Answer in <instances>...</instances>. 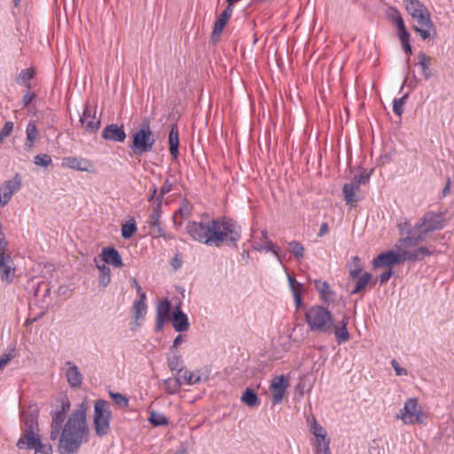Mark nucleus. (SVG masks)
Wrapping results in <instances>:
<instances>
[{
    "label": "nucleus",
    "mask_w": 454,
    "mask_h": 454,
    "mask_svg": "<svg viewBox=\"0 0 454 454\" xmlns=\"http://www.w3.org/2000/svg\"><path fill=\"white\" fill-rule=\"evenodd\" d=\"M93 426L97 435L102 437L110 431L112 411L110 403L104 399H98L94 403Z\"/></svg>",
    "instance_id": "423d86ee"
},
{
    "label": "nucleus",
    "mask_w": 454,
    "mask_h": 454,
    "mask_svg": "<svg viewBox=\"0 0 454 454\" xmlns=\"http://www.w3.org/2000/svg\"><path fill=\"white\" fill-rule=\"evenodd\" d=\"M87 404L82 403L73 411L66 423V414L59 410L51 412L50 439L59 438V454H76L82 444L88 441L89 427L86 420Z\"/></svg>",
    "instance_id": "f257e3e1"
},
{
    "label": "nucleus",
    "mask_w": 454,
    "mask_h": 454,
    "mask_svg": "<svg viewBox=\"0 0 454 454\" xmlns=\"http://www.w3.org/2000/svg\"><path fill=\"white\" fill-rule=\"evenodd\" d=\"M148 419L150 423L154 427L166 426L168 424V418L164 414L155 411H152L150 412V417Z\"/></svg>",
    "instance_id": "c9c22d12"
},
{
    "label": "nucleus",
    "mask_w": 454,
    "mask_h": 454,
    "mask_svg": "<svg viewBox=\"0 0 454 454\" xmlns=\"http://www.w3.org/2000/svg\"><path fill=\"white\" fill-rule=\"evenodd\" d=\"M349 270V277L352 279H356L361 274L363 270L361 260L358 256H353L351 261L348 264Z\"/></svg>",
    "instance_id": "2f4dec72"
},
{
    "label": "nucleus",
    "mask_w": 454,
    "mask_h": 454,
    "mask_svg": "<svg viewBox=\"0 0 454 454\" xmlns=\"http://www.w3.org/2000/svg\"><path fill=\"white\" fill-rule=\"evenodd\" d=\"M137 227L134 219L122 224L121 226V237L125 239H130L137 231Z\"/></svg>",
    "instance_id": "58836bf2"
},
{
    "label": "nucleus",
    "mask_w": 454,
    "mask_h": 454,
    "mask_svg": "<svg viewBox=\"0 0 454 454\" xmlns=\"http://www.w3.org/2000/svg\"><path fill=\"white\" fill-rule=\"evenodd\" d=\"M392 366L396 373V375L403 376L407 375V370L399 366L398 363L394 359L391 362Z\"/></svg>",
    "instance_id": "e2e57ef3"
},
{
    "label": "nucleus",
    "mask_w": 454,
    "mask_h": 454,
    "mask_svg": "<svg viewBox=\"0 0 454 454\" xmlns=\"http://www.w3.org/2000/svg\"><path fill=\"white\" fill-rule=\"evenodd\" d=\"M27 141L25 146L31 148L34 145V142L37 137L38 131L36 126L34 123H28L26 129Z\"/></svg>",
    "instance_id": "4c0bfd02"
},
{
    "label": "nucleus",
    "mask_w": 454,
    "mask_h": 454,
    "mask_svg": "<svg viewBox=\"0 0 454 454\" xmlns=\"http://www.w3.org/2000/svg\"><path fill=\"white\" fill-rule=\"evenodd\" d=\"M172 186L173 184L168 179L164 181V184L160 188V195L157 197L160 198V202L162 201L163 196L171 191Z\"/></svg>",
    "instance_id": "864d4df0"
},
{
    "label": "nucleus",
    "mask_w": 454,
    "mask_h": 454,
    "mask_svg": "<svg viewBox=\"0 0 454 454\" xmlns=\"http://www.w3.org/2000/svg\"><path fill=\"white\" fill-rule=\"evenodd\" d=\"M288 249L291 254L297 259H301L304 256V247L303 246L295 240H293L288 243Z\"/></svg>",
    "instance_id": "ea45409f"
},
{
    "label": "nucleus",
    "mask_w": 454,
    "mask_h": 454,
    "mask_svg": "<svg viewBox=\"0 0 454 454\" xmlns=\"http://www.w3.org/2000/svg\"><path fill=\"white\" fill-rule=\"evenodd\" d=\"M134 309H135V317H136V319H139L143 317V311H145V309H146V304H145V302H143L142 301H136L134 303Z\"/></svg>",
    "instance_id": "8fccbe9b"
},
{
    "label": "nucleus",
    "mask_w": 454,
    "mask_h": 454,
    "mask_svg": "<svg viewBox=\"0 0 454 454\" xmlns=\"http://www.w3.org/2000/svg\"><path fill=\"white\" fill-rule=\"evenodd\" d=\"M182 360L181 356L177 354V352H174L173 356L168 358V365L171 371H177V374L179 373V370H184L181 367Z\"/></svg>",
    "instance_id": "a19ab883"
},
{
    "label": "nucleus",
    "mask_w": 454,
    "mask_h": 454,
    "mask_svg": "<svg viewBox=\"0 0 454 454\" xmlns=\"http://www.w3.org/2000/svg\"><path fill=\"white\" fill-rule=\"evenodd\" d=\"M103 261L114 266V268H121L123 266L122 259L117 249L114 247H106L102 251Z\"/></svg>",
    "instance_id": "b1692460"
},
{
    "label": "nucleus",
    "mask_w": 454,
    "mask_h": 454,
    "mask_svg": "<svg viewBox=\"0 0 454 454\" xmlns=\"http://www.w3.org/2000/svg\"><path fill=\"white\" fill-rule=\"evenodd\" d=\"M349 317L344 315L341 320L338 321L337 324L333 323V333H334L336 341L338 344L348 341L350 339V334L348 332L347 325L348 324Z\"/></svg>",
    "instance_id": "6ab92c4d"
},
{
    "label": "nucleus",
    "mask_w": 454,
    "mask_h": 454,
    "mask_svg": "<svg viewBox=\"0 0 454 454\" xmlns=\"http://www.w3.org/2000/svg\"><path fill=\"white\" fill-rule=\"evenodd\" d=\"M406 11L421 27L432 28L434 24L427 7L419 0H403Z\"/></svg>",
    "instance_id": "6e6552de"
},
{
    "label": "nucleus",
    "mask_w": 454,
    "mask_h": 454,
    "mask_svg": "<svg viewBox=\"0 0 454 454\" xmlns=\"http://www.w3.org/2000/svg\"><path fill=\"white\" fill-rule=\"evenodd\" d=\"M430 231L425 227L418 228V223L407 230V236L401 239L399 242L404 247H411L419 245L427 239V236Z\"/></svg>",
    "instance_id": "1a4fd4ad"
},
{
    "label": "nucleus",
    "mask_w": 454,
    "mask_h": 454,
    "mask_svg": "<svg viewBox=\"0 0 454 454\" xmlns=\"http://www.w3.org/2000/svg\"><path fill=\"white\" fill-rule=\"evenodd\" d=\"M35 71L31 68L23 69L17 78V82L23 83L26 87L30 84L29 81L34 77Z\"/></svg>",
    "instance_id": "37998d69"
},
{
    "label": "nucleus",
    "mask_w": 454,
    "mask_h": 454,
    "mask_svg": "<svg viewBox=\"0 0 454 454\" xmlns=\"http://www.w3.org/2000/svg\"><path fill=\"white\" fill-rule=\"evenodd\" d=\"M102 137L107 141L113 142H124L126 138V133L123 126H118L117 124H108L102 131Z\"/></svg>",
    "instance_id": "2eb2a0df"
},
{
    "label": "nucleus",
    "mask_w": 454,
    "mask_h": 454,
    "mask_svg": "<svg viewBox=\"0 0 454 454\" xmlns=\"http://www.w3.org/2000/svg\"><path fill=\"white\" fill-rule=\"evenodd\" d=\"M407 95L403 96L399 98H395L393 101V112L395 114L401 116L403 113V105L407 99Z\"/></svg>",
    "instance_id": "a18cd8bd"
},
{
    "label": "nucleus",
    "mask_w": 454,
    "mask_h": 454,
    "mask_svg": "<svg viewBox=\"0 0 454 454\" xmlns=\"http://www.w3.org/2000/svg\"><path fill=\"white\" fill-rule=\"evenodd\" d=\"M66 365L67 366L66 377L68 384L72 387H79L82 383V374L79 371L78 367L72 362H66Z\"/></svg>",
    "instance_id": "4be33fe9"
},
{
    "label": "nucleus",
    "mask_w": 454,
    "mask_h": 454,
    "mask_svg": "<svg viewBox=\"0 0 454 454\" xmlns=\"http://www.w3.org/2000/svg\"><path fill=\"white\" fill-rule=\"evenodd\" d=\"M412 252H413V262L421 261L426 256H429V255L433 254V253H434L433 250H430L427 247H419Z\"/></svg>",
    "instance_id": "c03bdc74"
},
{
    "label": "nucleus",
    "mask_w": 454,
    "mask_h": 454,
    "mask_svg": "<svg viewBox=\"0 0 454 454\" xmlns=\"http://www.w3.org/2000/svg\"><path fill=\"white\" fill-rule=\"evenodd\" d=\"M305 321L314 333L332 334L333 330V314L323 306H312L305 313Z\"/></svg>",
    "instance_id": "7ed1b4c3"
},
{
    "label": "nucleus",
    "mask_w": 454,
    "mask_h": 454,
    "mask_svg": "<svg viewBox=\"0 0 454 454\" xmlns=\"http://www.w3.org/2000/svg\"><path fill=\"white\" fill-rule=\"evenodd\" d=\"M155 142L156 139L150 128V121L145 119L133 135L129 148L135 155L142 156L144 153L153 151Z\"/></svg>",
    "instance_id": "20e7f679"
},
{
    "label": "nucleus",
    "mask_w": 454,
    "mask_h": 454,
    "mask_svg": "<svg viewBox=\"0 0 454 454\" xmlns=\"http://www.w3.org/2000/svg\"><path fill=\"white\" fill-rule=\"evenodd\" d=\"M398 257L400 259V263L405 261L413 262V252L408 250H403L400 253H397Z\"/></svg>",
    "instance_id": "6e6d98bb"
},
{
    "label": "nucleus",
    "mask_w": 454,
    "mask_h": 454,
    "mask_svg": "<svg viewBox=\"0 0 454 454\" xmlns=\"http://www.w3.org/2000/svg\"><path fill=\"white\" fill-rule=\"evenodd\" d=\"M16 356L17 351L15 348H12L8 353L2 355V368L5 366Z\"/></svg>",
    "instance_id": "5fc2aeb1"
},
{
    "label": "nucleus",
    "mask_w": 454,
    "mask_h": 454,
    "mask_svg": "<svg viewBox=\"0 0 454 454\" xmlns=\"http://www.w3.org/2000/svg\"><path fill=\"white\" fill-rule=\"evenodd\" d=\"M34 450L35 454H52V447L49 443H43L40 436L30 437L28 442H25V448Z\"/></svg>",
    "instance_id": "5701e85b"
},
{
    "label": "nucleus",
    "mask_w": 454,
    "mask_h": 454,
    "mask_svg": "<svg viewBox=\"0 0 454 454\" xmlns=\"http://www.w3.org/2000/svg\"><path fill=\"white\" fill-rule=\"evenodd\" d=\"M392 20L396 27L404 23L400 12L396 9L394 10V13L392 14Z\"/></svg>",
    "instance_id": "0e129e2a"
},
{
    "label": "nucleus",
    "mask_w": 454,
    "mask_h": 454,
    "mask_svg": "<svg viewBox=\"0 0 454 454\" xmlns=\"http://www.w3.org/2000/svg\"><path fill=\"white\" fill-rule=\"evenodd\" d=\"M182 381L183 384L186 383L188 385L198 384L202 381V378L200 375H198L194 372H192L187 370H182Z\"/></svg>",
    "instance_id": "e433bc0d"
},
{
    "label": "nucleus",
    "mask_w": 454,
    "mask_h": 454,
    "mask_svg": "<svg viewBox=\"0 0 454 454\" xmlns=\"http://www.w3.org/2000/svg\"><path fill=\"white\" fill-rule=\"evenodd\" d=\"M164 383L166 385V390L168 394L176 393L183 385L182 370H179L178 376H176L174 380L168 378L164 380Z\"/></svg>",
    "instance_id": "c756f323"
},
{
    "label": "nucleus",
    "mask_w": 454,
    "mask_h": 454,
    "mask_svg": "<svg viewBox=\"0 0 454 454\" xmlns=\"http://www.w3.org/2000/svg\"><path fill=\"white\" fill-rule=\"evenodd\" d=\"M372 276L369 272H364L362 275H359L358 278H356V286L351 291V294H355L364 290L367 285L372 281Z\"/></svg>",
    "instance_id": "7c9ffc66"
},
{
    "label": "nucleus",
    "mask_w": 454,
    "mask_h": 454,
    "mask_svg": "<svg viewBox=\"0 0 454 454\" xmlns=\"http://www.w3.org/2000/svg\"><path fill=\"white\" fill-rule=\"evenodd\" d=\"M169 153L174 159L178 157L179 133L176 124H172L168 134Z\"/></svg>",
    "instance_id": "a878e982"
},
{
    "label": "nucleus",
    "mask_w": 454,
    "mask_h": 454,
    "mask_svg": "<svg viewBox=\"0 0 454 454\" xmlns=\"http://www.w3.org/2000/svg\"><path fill=\"white\" fill-rule=\"evenodd\" d=\"M6 243L4 242V239L2 238V282L10 285L13 282L16 277V265L9 254L4 253V247Z\"/></svg>",
    "instance_id": "9d476101"
},
{
    "label": "nucleus",
    "mask_w": 454,
    "mask_h": 454,
    "mask_svg": "<svg viewBox=\"0 0 454 454\" xmlns=\"http://www.w3.org/2000/svg\"><path fill=\"white\" fill-rule=\"evenodd\" d=\"M288 379L284 375L276 376L270 383L271 402L277 404L282 402L288 387Z\"/></svg>",
    "instance_id": "9b49d317"
},
{
    "label": "nucleus",
    "mask_w": 454,
    "mask_h": 454,
    "mask_svg": "<svg viewBox=\"0 0 454 454\" xmlns=\"http://www.w3.org/2000/svg\"><path fill=\"white\" fill-rule=\"evenodd\" d=\"M63 165L72 169L88 172L91 162L86 159L66 157L63 159Z\"/></svg>",
    "instance_id": "393cba45"
},
{
    "label": "nucleus",
    "mask_w": 454,
    "mask_h": 454,
    "mask_svg": "<svg viewBox=\"0 0 454 454\" xmlns=\"http://www.w3.org/2000/svg\"><path fill=\"white\" fill-rule=\"evenodd\" d=\"M13 126H14V124L11 121H8L4 123V127L2 128V139L4 137H7L11 134V132L13 129Z\"/></svg>",
    "instance_id": "13d9d810"
},
{
    "label": "nucleus",
    "mask_w": 454,
    "mask_h": 454,
    "mask_svg": "<svg viewBox=\"0 0 454 454\" xmlns=\"http://www.w3.org/2000/svg\"><path fill=\"white\" fill-rule=\"evenodd\" d=\"M38 415L39 411L36 405H30L27 411H20V419L22 422V434L18 440L16 446L22 450L25 448V442H28L30 437H39L38 431Z\"/></svg>",
    "instance_id": "39448f33"
},
{
    "label": "nucleus",
    "mask_w": 454,
    "mask_h": 454,
    "mask_svg": "<svg viewBox=\"0 0 454 454\" xmlns=\"http://www.w3.org/2000/svg\"><path fill=\"white\" fill-rule=\"evenodd\" d=\"M395 274V271L391 269L382 272L379 278H380V284H385L388 281V279Z\"/></svg>",
    "instance_id": "680f3d73"
},
{
    "label": "nucleus",
    "mask_w": 454,
    "mask_h": 454,
    "mask_svg": "<svg viewBox=\"0 0 454 454\" xmlns=\"http://www.w3.org/2000/svg\"><path fill=\"white\" fill-rule=\"evenodd\" d=\"M241 401L249 407L259 405L257 394L251 388H247L241 396Z\"/></svg>",
    "instance_id": "72a5a7b5"
},
{
    "label": "nucleus",
    "mask_w": 454,
    "mask_h": 454,
    "mask_svg": "<svg viewBox=\"0 0 454 454\" xmlns=\"http://www.w3.org/2000/svg\"><path fill=\"white\" fill-rule=\"evenodd\" d=\"M153 232L155 233L154 236L157 237V238H160L161 236L164 235V230L160 227V223L158 224V226H152L150 227Z\"/></svg>",
    "instance_id": "774afa93"
},
{
    "label": "nucleus",
    "mask_w": 454,
    "mask_h": 454,
    "mask_svg": "<svg viewBox=\"0 0 454 454\" xmlns=\"http://www.w3.org/2000/svg\"><path fill=\"white\" fill-rule=\"evenodd\" d=\"M310 431L317 438L315 442H330V439L327 438V433L325 429L317 423L315 418H313L310 424Z\"/></svg>",
    "instance_id": "cd10ccee"
},
{
    "label": "nucleus",
    "mask_w": 454,
    "mask_h": 454,
    "mask_svg": "<svg viewBox=\"0 0 454 454\" xmlns=\"http://www.w3.org/2000/svg\"><path fill=\"white\" fill-rule=\"evenodd\" d=\"M425 227L429 231L442 230L444 227V219L442 215L427 212L424 215L418 228Z\"/></svg>",
    "instance_id": "4468645a"
},
{
    "label": "nucleus",
    "mask_w": 454,
    "mask_h": 454,
    "mask_svg": "<svg viewBox=\"0 0 454 454\" xmlns=\"http://www.w3.org/2000/svg\"><path fill=\"white\" fill-rule=\"evenodd\" d=\"M315 288L320 294L321 299L324 301H333V293L331 291L330 286L326 281L320 279L315 280Z\"/></svg>",
    "instance_id": "bb28decb"
},
{
    "label": "nucleus",
    "mask_w": 454,
    "mask_h": 454,
    "mask_svg": "<svg viewBox=\"0 0 454 454\" xmlns=\"http://www.w3.org/2000/svg\"><path fill=\"white\" fill-rule=\"evenodd\" d=\"M172 325L175 331L182 333L189 329L190 324L187 316L183 312L180 305L176 306L171 317Z\"/></svg>",
    "instance_id": "aec40b11"
},
{
    "label": "nucleus",
    "mask_w": 454,
    "mask_h": 454,
    "mask_svg": "<svg viewBox=\"0 0 454 454\" xmlns=\"http://www.w3.org/2000/svg\"><path fill=\"white\" fill-rule=\"evenodd\" d=\"M359 192L360 189L357 188V184H352L351 182L344 184L342 192L346 203L350 207H355L356 204L362 200Z\"/></svg>",
    "instance_id": "412c9836"
},
{
    "label": "nucleus",
    "mask_w": 454,
    "mask_h": 454,
    "mask_svg": "<svg viewBox=\"0 0 454 454\" xmlns=\"http://www.w3.org/2000/svg\"><path fill=\"white\" fill-rule=\"evenodd\" d=\"M171 313V302L168 299L159 301L156 307L155 332H160L167 321H168Z\"/></svg>",
    "instance_id": "f8f14e48"
},
{
    "label": "nucleus",
    "mask_w": 454,
    "mask_h": 454,
    "mask_svg": "<svg viewBox=\"0 0 454 454\" xmlns=\"http://www.w3.org/2000/svg\"><path fill=\"white\" fill-rule=\"evenodd\" d=\"M156 200H157V204L153 207V212L151 213V215L149 216V221H148L149 227L158 226V224L160 223V215H161V202L160 200V198H156Z\"/></svg>",
    "instance_id": "f704fd0d"
},
{
    "label": "nucleus",
    "mask_w": 454,
    "mask_h": 454,
    "mask_svg": "<svg viewBox=\"0 0 454 454\" xmlns=\"http://www.w3.org/2000/svg\"><path fill=\"white\" fill-rule=\"evenodd\" d=\"M329 445L330 442H315L313 444L314 454H331Z\"/></svg>",
    "instance_id": "de8ad7c7"
},
{
    "label": "nucleus",
    "mask_w": 454,
    "mask_h": 454,
    "mask_svg": "<svg viewBox=\"0 0 454 454\" xmlns=\"http://www.w3.org/2000/svg\"><path fill=\"white\" fill-rule=\"evenodd\" d=\"M396 419H402L404 424H422L427 419V415L419 409L416 398H409L404 403L403 408L396 414Z\"/></svg>",
    "instance_id": "0eeeda50"
},
{
    "label": "nucleus",
    "mask_w": 454,
    "mask_h": 454,
    "mask_svg": "<svg viewBox=\"0 0 454 454\" xmlns=\"http://www.w3.org/2000/svg\"><path fill=\"white\" fill-rule=\"evenodd\" d=\"M21 188V177L16 174L11 180L4 182V192L2 195V207L5 206L12 199L13 193L19 192Z\"/></svg>",
    "instance_id": "f3484780"
},
{
    "label": "nucleus",
    "mask_w": 454,
    "mask_h": 454,
    "mask_svg": "<svg viewBox=\"0 0 454 454\" xmlns=\"http://www.w3.org/2000/svg\"><path fill=\"white\" fill-rule=\"evenodd\" d=\"M418 65L420 67L422 70L424 78L426 80H429L433 75L432 70L430 68L431 58L427 56L424 52H419Z\"/></svg>",
    "instance_id": "c85d7f7f"
},
{
    "label": "nucleus",
    "mask_w": 454,
    "mask_h": 454,
    "mask_svg": "<svg viewBox=\"0 0 454 454\" xmlns=\"http://www.w3.org/2000/svg\"><path fill=\"white\" fill-rule=\"evenodd\" d=\"M412 29L415 32L419 33L423 40H426V39H427L430 36V32H429L430 28H428V27L420 28V27H419L417 26H413Z\"/></svg>",
    "instance_id": "052dcab7"
},
{
    "label": "nucleus",
    "mask_w": 454,
    "mask_h": 454,
    "mask_svg": "<svg viewBox=\"0 0 454 454\" xmlns=\"http://www.w3.org/2000/svg\"><path fill=\"white\" fill-rule=\"evenodd\" d=\"M392 20L396 27L404 23L400 12L396 9L394 10V13L392 14Z\"/></svg>",
    "instance_id": "69168bd1"
},
{
    "label": "nucleus",
    "mask_w": 454,
    "mask_h": 454,
    "mask_svg": "<svg viewBox=\"0 0 454 454\" xmlns=\"http://www.w3.org/2000/svg\"><path fill=\"white\" fill-rule=\"evenodd\" d=\"M186 231L193 240L215 247L236 246L241 238V226L226 217L189 222Z\"/></svg>",
    "instance_id": "f03ea898"
},
{
    "label": "nucleus",
    "mask_w": 454,
    "mask_h": 454,
    "mask_svg": "<svg viewBox=\"0 0 454 454\" xmlns=\"http://www.w3.org/2000/svg\"><path fill=\"white\" fill-rule=\"evenodd\" d=\"M183 340H184L183 336L177 335L173 341V345L170 348V350L172 352H174V351L176 352V348H177L178 345H180L183 342Z\"/></svg>",
    "instance_id": "338daca9"
},
{
    "label": "nucleus",
    "mask_w": 454,
    "mask_h": 454,
    "mask_svg": "<svg viewBox=\"0 0 454 454\" xmlns=\"http://www.w3.org/2000/svg\"><path fill=\"white\" fill-rule=\"evenodd\" d=\"M82 127L90 133L96 132L100 127V120L96 118V108L86 106L80 119Z\"/></svg>",
    "instance_id": "ddd939ff"
},
{
    "label": "nucleus",
    "mask_w": 454,
    "mask_h": 454,
    "mask_svg": "<svg viewBox=\"0 0 454 454\" xmlns=\"http://www.w3.org/2000/svg\"><path fill=\"white\" fill-rule=\"evenodd\" d=\"M232 5L228 4V6L222 12L220 18L215 20L211 35L212 41L216 42L218 40L221 33L223 32L225 25L232 14Z\"/></svg>",
    "instance_id": "a211bd4d"
},
{
    "label": "nucleus",
    "mask_w": 454,
    "mask_h": 454,
    "mask_svg": "<svg viewBox=\"0 0 454 454\" xmlns=\"http://www.w3.org/2000/svg\"><path fill=\"white\" fill-rule=\"evenodd\" d=\"M109 395L114 403L120 408H127L129 406V399L122 394L110 391Z\"/></svg>",
    "instance_id": "79ce46f5"
},
{
    "label": "nucleus",
    "mask_w": 454,
    "mask_h": 454,
    "mask_svg": "<svg viewBox=\"0 0 454 454\" xmlns=\"http://www.w3.org/2000/svg\"><path fill=\"white\" fill-rule=\"evenodd\" d=\"M51 162L52 160L51 156L46 153L37 154L34 157V163L37 166L48 167Z\"/></svg>",
    "instance_id": "49530a36"
},
{
    "label": "nucleus",
    "mask_w": 454,
    "mask_h": 454,
    "mask_svg": "<svg viewBox=\"0 0 454 454\" xmlns=\"http://www.w3.org/2000/svg\"><path fill=\"white\" fill-rule=\"evenodd\" d=\"M41 289H43V296H47L50 294L51 288L49 287V285L45 282H40L37 284L36 288L34 290L35 296H39Z\"/></svg>",
    "instance_id": "603ef678"
},
{
    "label": "nucleus",
    "mask_w": 454,
    "mask_h": 454,
    "mask_svg": "<svg viewBox=\"0 0 454 454\" xmlns=\"http://www.w3.org/2000/svg\"><path fill=\"white\" fill-rule=\"evenodd\" d=\"M287 278L292 293L301 291V285L294 277L287 275Z\"/></svg>",
    "instance_id": "4d7b16f0"
},
{
    "label": "nucleus",
    "mask_w": 454,
    "mask_h": 454,
    "mask_svg": "<svg viewBox=\"0 0 454 454\" xmlns=\"http://www.w3.org/2000/svg\"><path fill=\"white\" fill-rule=\"evenodd\" d=\"M59 402H60L61 405H60V409L59 411L67 415V412L70 410V407H71V403H70L68 398L66 396L62 397L59 400Z\"/></svg>",
    "instance_id": "bf43d9fd"
},
{
    "label": "nucleus",
    "mask_w": 454,
    "mask_h": 454,
    "mask_svg": "<svg viewBox=\"0 0 454 454\" xmlns=\"http://www.w3.org/2000/svg\"><path fill=\"white\" fill-rule=\"evenodd\" d=\"M99 270L98 284L102 287H106L111 280V270L105 263L102 265H97Z\"/></svg>",
    "instance_id": "473e14b6"
},
{
    "label": "nucleus",
    "mask_w": 454,
    "mask_h": 454,
    "mask_svg": "<svg viewBox=\"0 0 454 454\" xmlns=\"http://www.w3.org/2000/svg\"><path fill=\"white\" fill-rule=\"evenodd\" d=\"M35 98V94L31 91V85L27 84V90L22 98V103L25 106H28Z\"/></svg>",
    "instance_id": "3c124183"
},
{
    "label": "nucleus",
    "mask_w": 454,
    "mask_h": 454,
    "mask_svg": "<svg viewBox=\"0 0 454 454\" xmlns=\"http://www.w3.org/2000/svg\"><path fill=\"white\" fill-rule=\"evenodd\" d=\"M398 263H400V259L397 253L393 250L380 254L372 261L374 268L391 267Z\"/></svg>",
    "instance_id": "dca6fc26"
},
{
    "label": "nucleus",
    "mask_w": 454,
    "mask_h": 454,
    "mask_svg": "<svg viewBox=\"0 0 454 454\" xmlns=\"http://www.w3.org/2000/svg\"><path fill=\"white\" fill-rule=\"evenodd\" d=\"M370 179V174L362 173L359 175H356L351 181L352 184H357V188L360 189L361 184H365Z\"/></svg>",
    "instance_id": "09e8293b"
}]
</instances>
